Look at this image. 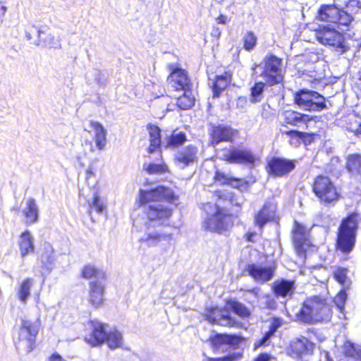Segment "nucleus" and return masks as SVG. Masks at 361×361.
<instances>
[{"label":"nucleus","mask_w":361,"mask_h":361,"mask_svg":"<svg viewBox=\"0 0 361 361\" xmlns=\"http://www.w3.org/2000/svg\"><path fill=\"white\" fill-rule=\"evenodd\" d=\"M92 176H94V168L92 167V166L90 165L86 170V178L89 179Z\"/></svg>","instance_id":"57"},{"label":"nucleus","mask_w":361,"mask_h":361,"mask_svg":"<svg viewBox=\"0 0 361 361\" xmlns=\"http://www.w3.org/2000/svg\"><path fill=\"white\" fill-rule=\"evenodd\" d=\"M293 241L295 245V250L299 255H302L305 252V246L307 245L308 232L307 228L299 224L296 221L294 222V226L292 230Z\"/></svg>","instance_id":"19"},{"label":"nucleus","mask_w":361,"mask_h":361,"mask_svg":"<svg viewBox=\"0 0 361 361\" xmlns=\"http://www.w3.org/2000/svg\"><path fill=\"white\" fill-rule=\"evenodd\" d=\"M176 197L172 190L157 186L150 190H140L139 202L151 224L162 225L172 214L171 209L160 203L161 200L172 202Z\"/></svg>","instance_id":"1"},{"label":"nucleus","mask_w":361,"mask_h":361,"mask_svg":"<svg viewBox=\"0 0 361 361\" xmlns=\"http://www.w3.org/2000/svg\"><path fill=\"white\" fill-rule=\"evenodd\" d=\"M357 229V214H352L343 219L339 226L336 239V248L348 254L354 248Z\"/></svg>","instance_id":"4"},{"label":"nucleus","mask_w":361,"mask_h":361,"mask_svg":"<svg viewBox=\"0 0 361 361\" xmlns=\"http://www.w3.org/2000/svg\"><path fill=\"white\" fill-rule=\"evenodd\" d=\"M272 290L277 298H290L295 291V282L283 279L277 280L273 283Z\"/></svg>","instance_id":"25"},{"label":"nucleus","mask_w":361,"mask_h":361,"mask_svg":"<svg viewBox=\"0 0 361 361\" xmlns=\"http://www.w3.org/2000/svg\"><path fill=\"white\" fill-rule=\"evenodd\" d=\"M229 307L232 309L235 314L243 318L249 317L251 312L250 310L243 303L231 300L228 302Z\"/></svg>","instance_id":"41"},{"label":"nucleus","mask_w":361,"mask_h":361,"mask_svg":"<svg viewBox=\"0 0 361 361\" xmlns=\"http://www.w3.org/2000/svg\"><path fill=\"white\" fill-rule=\"evenodd\" d=\"M33 285L34 279L32 278H27L22 281L19 284L17 290V297L23 304L27 303Z\"/></svg>","instance_id":"33"},{"label":"nucleus","mask_w":361,"mask_h":361,"mask_svg":"<svg viewBox=\"0 0 361 361\" xmlns=\"http://www.w3.org/2000/svg\"><path fill=\"white\" fill-rule=\"evenodd\" d=\"M236 131L230 126L225 125H212L210 129L211 143L216 145L221 142L233 140Z\"/></svg>","instance_id":"15"},{"label":"nucleus","mask_w":361,"mask_h":361,"mask_svg":"<svg viewBox=\"0 0 361 361\" xmlns=\"http://www.w3.org/2000/svg\"><path fill=\"white\" fill-rule=\"evenodd\" d=\"M347 168L352 173H361V156L357 154L349 156Z\"/></svg>","instance_id":"43"},{"label":"nucleus","mask_w":361,"mask_h":361,"mask_svg":"<svg viewBox=\"0 0 361 361\" xmlns=\"http://www.w3.org/2000/svg\"><path fill=\"white\" fill-rule=\"evenodd\" d=\"M215 1L219 4H221L224 1V0H215Z\"/></svg>","instance_id":"62"},{"label":"nucleus","mask_w":361,"mask_h":361,"mask_svg":"<svg viewBox=\"0 0 361 361\" xmlns=\"http://www.w3.org/2000/svg\"><path fill=\"white\" fill-rule=\"evenodd\" d=\"M317 18L322 21H326L337 25L342 31L348 30L353 20L351 15L338 8L334 5H322L317 12Z\"/></svg>","instance_id":"9"},{"label":"nucleus","mask_w":361,"mask_h":361,"mask_svg":"<svg viewBox=\"0 0 361 361\" xmlns=\"http://www.w3.org/2000/svg\"><path fill=\"white\" fill-rule=\"evenodd\" d=\"M281 326V321L279 319H274L269 326V329L272 332H276V330Z\"/></svg>","instance_id":"52"},{"label":"nucleus","mask_w":361,"mask_h":361,"mask_svg":"<svg viewBox=\"0 0 361 361\" xmlns=\"http://www.w3.org/2000/svg\"><path fill=\"white\" fill-rule=\"evenodd\" d=\"M313 192L320 202L334 206L341 195L331 180L326 176H318L313 183Z\"/></svg>","instance_id":"7"},{"label":"nucleus","mask_w":361,"mask_h":361,"mask_svg":"<svg viewBox=\"0 0 361 361\" xmlns=\"http://www.w3.org/2000/svg\"><path fill=\"white\" fill-rule=\"evenodd\" d=\"M268 167L270 174L283 176L293 170L295 163L293 161L276 157L269 161Z\"/></svg>","instance_id":"18"},{"label":"nucleus","mask_w":361,"mask_h":361,"mask_svg":"<svg viewBox=\"0 0 361 361\" xmlns=\"http://www.w3.org/2000/svg\"><path fill=\"white\" fill-rule=\"evenodd\" d=\"M245 293L252 295L263 308L275 310L277 307L275 298L269 294H260V289L258 288L246 290Z\"/></svg>","instance_id":"29"},{"label":"nucleus","mask_w":361,"mask_h":361,"mask_svg":"<svg viewBox=\"0 0 361 361\" xmlns=\"http://www.w3.org/2000/svg\"><path fill=\"white\" fill-rule=\"evenodd\" d=\"M207 319L213 324L223 326L233 327L238 325V322L233 319L226 309L212 307L207 311Z\"/></svg>","instance_id":"13"},{"label":"nucleus","mask_w":361,"mask_h":361,"mask_svg":"<svg viewBox=\"0 0 361 361\" xmlns=\"http://www.w3.org/2000/svg\"><path fill=\"white\" fill-rule=\"evenodd\" d=\"M249 275L257 283H265L271 279L274 269L271 267L250 264L246 267Z\"/></svg>","instance_id":"17"},{"label":"nucleus","mask_w":361,"mask_h":361,"mask_svg":"<svg viewBox=\"0 0 361 361\" xmlns=\"http://www.w3.org/2000/svg\"><path fill=\"white\" fill-rule=\"evenodd\" d=\"M242 357V353L240 352H234L228 354L226 356L217 358L207 357V361H238Z\"/></svg>","instance_id":"47"},{"label":"nucleus","mask_w":361,"mask_h":361,"mask_svg":"<svg viewBox=\"0 0 361 361\" xmlns=\"http://www.w3.org/2000/svg\"><path fill=\"white\" fill-rule=\"evenodd\" d=\"M25 216V222L27 225L35 224L38 221L39 207L32 197H29L25 201V207L22 209Z\"/></svg>","instance_id":"27"},{"label":"nucleus","mask_w":361,"mask_h":361,"mask_svg":"<svg viewBox=\"0 0 361 361\" xmlns=\"http://www.w3.org/2000/svg\"><path fill=\"white\" fill-rule=\"evenodd\" d=\"M275 206L270 202H266L262 208L255 215V224L261 229L275 216Z\"/></svg>","instance_id":"28"},{"label":"nucleus","mask_w":361,"mask_h":361,"mask_svg":"<svg viewBox=\"0 0 361 361\" xmlns=\"http://www.w3.org/2000/svg\"><path fill=\"white\" fill-rule=\"evenodd\" d=\"M243 338L237 335L220 334L215 336L213 342L215 345L228 344L236 346L240 344Z\"/></svg>","instance_id":"36"},{"label":"nucleus","mask_w":361,"mask_h":361,"mask_svg":"<svg viewBox=\"0 0 361 361\" xmlns=\"http://www.w3.org/2000/svg\"><path fill=\"white\" fill-rule=\"evenodd\" d=\"M310 78H312L311 81L313 82V81H320L322 80V78H323L322 76V73H317L316 71H313L312 73V74L310 75Z\"/></svg>","instance_id":"54"},{"label":"nucleus","mask_w":361,"mask_h":361,"mask_svg":"<svg viewBox=\"0 0 361 361\" xmlns=\"http://www.w3.org/2000/svg\"><path fill=\"white\" fill-rule=\"evenodd\" d=\"M82 276L91 281H104L105 274L102 270L96 268L94 265L87 264L82 269Z\"/></svg>","instance_id":"35"},{"label":"nucleus","mask_w":361,"mask_h":361,"mask_svg":"<svg viewBox=\"0 0 361 361\" xmlns=\"http://www.w3.org/2000/svg\"><path fill=\"white\" fill-rule=\"evenodd\" d=\"M214 179L220 185H228L233 188L241 189L244 187L245 182L242 179L235 178L219 171L216 172Z\"/></svg>","instance_id":"34"},{"label":"nucleus","mask_w":361,"mask_h":361,"mask_svg":"<svg viewBox=\"0 0 361 361\" xmlns=\"http://www.w3.org/2000/svg\"><path fill=\"white\" fill-rule=\"evenodd\" d=\"M88 207L90 216L92 215L93 211H95L98 214H101L106 209V205L97 192H94L92 198L88 200Z\"/></svg>","instance_id":"37"},{"label":"nucleus","mask_w":361,"mask_h":361,"mask_svg":"<svg viewBox=\"0 0 361 361\" xmlns=\"http://www.w3.org/2000/svg\"><path fill=\"white\" fill-rule=\"evenodd\" d=\"M147 130L149 132L150 142L148 152L152 154L159 149L161 146V130L158 126L150 124L147 126Z\"/></svg>","instance_id":"32"},{"label":"nucleus","mask_w":361,"mask_h":361,"mask_svg":"<svg viewBox=\"0 0 361 361\" xmlns=\"http://www.w3.org/2000/svg\"><path fill=\"white\" fill-rule=\"evenodd\" d=\"M317 39L322 44L332 47L343 54L348 49L343 35L333 25H322L315 31Z\"/></svg>","instance_id":"10"},{"label":"nucleus","mask_w":361,"mask_h":361,"mask_svg":"<svg viewBox=\"0 0 361 361\" xmlns=\"http://www.w3.org/2000/svg\"><path fill=\"white\" fill-rule=\"evenodd\" d=\"M256 233L253 231H248L245 235V239L248 242L253 243L255 242L254 238L256 236Z\"/></svg>","instance_id":"56"},{"label":"nucleus","mask_w":361,"mask_h":361,"mask_svg":"<svg viewBox=\"0 0 361 361\" xmlns=\"http://www.w3.org/2000/svg\"><path fill=\"white\" fill-rule=\"evenodd\" d=\"M41 260L42 262L47 267V269H49L50 265H51L54 262L55 256L54 254V250L49 244L44 246V251L41 257Z\"/></svg>","instance_id":"44"},{"label":"nucleus","mask_w":361,"mask_h":361,"mask_svg":"<svg viewBox=\"0 0 361 361\" xmlns=\"http://www.w3.org/2000/svg\"><path fill=\"white\" fill-rule=\"evenodd\" d=\"M231 81V75L228 73H225L223 75H216L214 80L209 78V85L212 88L214 97H218L227 87Z\"/></svg>","instance_id":"31"},{"label":"nucleus","mask_w":361,"mask_h":361,"mask_svg":"<svg viewBox=\"0 0 361 361\" xmlns=\"http://www.w3.org/2000/svg\"><path fill=\"white\" fill-rule=\"evenodd\" d=\"M331 309L324 298L313 296L307 298L300 310L295 313V319L304 324L329 321L331 317Z\"/></svg>","instance_id":"2"},{"label":"nucleus","mask_w":361,"mask_h":361,"mask_svg":"<svg viewBox=\"0 0 361 361\" xmlns=\"http://www.w3.org/2000/svg\"><path fill=\"white\" fill-rule=\"evenodd\" d=\"M40 327L39 319L32 321L27 319H21L16 338L15 344L18 350L30 353L35 345L36 336Z\"/></svg>","instance_id":"6"},{"label":"nucleus","mask_w":361,"mask_h":361,"mask_svg":"<svg viewBox=\"0 0 361 361\" xmlns=\"http://www.w3.org/2000/svg\"><path fill=\"white\" fill-rule=\"evenodd\" d=\"M203 209L207 214L203 221V227L206 230L221 233L233 226V216L225 212L216 204H204Z\"/></svg>","instance_id":"3"},{"label":"nucleus","mask_w":361,"mask_h":361,"mask_svg":"<svg viewBox=\"0 0 361 361\" xmlns=\"http://www.w3.org/2000/svg\"><path fill=\"white\" fill-rule=\"evenodd\" d=\"M314 347V343L304 336L295 338L290 345L291 355L295 357L311 354Z\"/></svg>","instance_id":"22"},{"label":"nucleus","mask_w":361,"mask_h":361,"mask_svg":"<svg viewBox=\"0 0 361 361\" xmlns=\"http://www.w3.org/2000/svg\"><path fill=\"white\" fill-rule=\"evenodd\" d=\"M91 323L92 333L90 338H86L85 340L92 345H101L106 342L111 349H116L121 346L123 336L117 329H111L106 331L104 324L97 320L92 321Z\"/></svg>","instance_id":"5"},{"label":"nucleus","mask_w":361,"mask_h":361,"mask_svg":"<svg viewBox=\"0 0 361 361\" xmlns=\"http://www.w3.org/2000/svg\"><path fill=\"white\" fill-rule=\"evenodd\" d=\"M351 130L355 132L356 135H361V123L358 124L355 128H353Z\"/></svg>","instance_id":"60"},{"label":"nucleus","mask_w":361,"mask_h":361,"mask_svg":"<svg viewBox=\"0 0 361 361\" xmlns=\"http://www.w3.org/2000/svg\"><path fill=\"white\" fill-rule=\"evenodd\" d=\"M104 281L92 280L89 283L88 301L95 308L100 307L104 301Z\"/></svg>","instance_id":"21"},{"label":"nucleus","mask_w":361,"mask_h":361,"mask_svg":"<svg viewBox=\"0 0 361 361\" xmlns=\"http://www.w3.org/2000/svg\"><path fill=\"white\" fill-rule=\"evenodd\" d=\"M282 116L284 122L287 124L302 128V129L307 128L308 123L312 121V118L309 115L293 110L285 111Z\"/></svg>","instance_id":"23"},{"label":"nucleus","mask_w":361,"mask_h":361,"mask_svg":"<svg viewBox=\"0 0 361 361\" xmlns=\"http://www.w3.org/2000/svg\"><path fill=\"white\" fill-rule=\"evenodd\" d=\"M25 37L27 38V40H30L32 39V35L30 32H25Z\"/></svg>","instance_id":"61"},{"label":"nucleus","mask_w":361,"mask_h":361,"mask_svg":"<svg viewBox=\"0 0 361 361\" xmlns=\"http://www.w3.org/2000/svg\"><path fill=\"white\" fill-rule=\"evenodd\" d=\"M143 167L149 174H161L164 173L167 169V166L164 164H145Z\"/></svg>","instance_id":"45"},{"label":"nucleus","mask_w":361,"mask_h":361,"mask_svg":"<svg viewBox=\"0 0 361 361\" xmlns=\"http://www.w3.org/2000/svg\"><path fill=\"white\" fill-rule=\"evenodd\" d=\"M90 126L94 131V140L99 150H104L107 145V130L98 121H91Z\"/></svg>","instance_id":"26"},{"label":"nucleus","mask_w":361,"mask_h":361,"mask_svg":"<svg viewBox=\"0 0 361 361\" xmlns=\"http://www.w3.org/2000/svg\"><path fill=\"white\" fill-rule=\"evenodd\" d=\"M266 85L265 81L255 83L254 86L251 87L250 102L257 103L262 101L264 97V90Z\"/></svg>","instance_id":"39"},{"label":"nucleus","mask_w":361,"mask_h":361,"mask_svg":"<svg viewBox=\"0 0 361 361\" xmlns=\"http://www.w3.org/2000/svg\"><path fill=\"white\" fill-rule=\"evenodd\" d=\"M271 360V355L267 353H262L254 361H269Z\"/></svg>","instance_id":"53"},{"label":"nucleus","mask_w":361,"mask_h":361,"mask_svg":"<svg viewBox=\"0 0 361 361\" xmlns=\"http://www.w3.org/2000/svg\"><path fill=\"white\" fill-rule=\"evenodd\" d=\"M49 361H66L60 355L55 353L50 356Z\"/></svg>","instance_id":"58"},{"label":"nucleus","mask_w":361,"mask_h":361,"mask_svg":"<svg viewBox=\"0 0 361 361\" xmlns=\"http://www.w3.org/2000/svg\"><path fill=\"white\" fill-rule=\"evenodd\" d=\"M195 103V97L190 89L183 90V94L177 99L178 106L183 110L191 108Z\"/></svg>","instance_id":"38"},{"label":"nucleus","mask_w":361,"mask_h":361,"mask_svg":"<svg viewBox=\"0 0 361 361\" xmlns=\"http://www.w3.org/2000/svg\"><path fill=\"white\" fill-rule=\"evenodd\" d=\"M257 37L252 31H246L242 37L243 48L248 51L253 50L257 44Z\"/></svg>","instance_id":"42"},{"label":"nucleus","mask_w":361,"mask_h":361,"mask_svg":"<svg viewBox=\"0 0 361 361\" xmlns=\"http://www.w3.org/2000/svg\"><path fill=\"white\" fill-rule=\"evenodd\" d=\"M216 21L219 24H226L228 22V18L224 15H220L216 18Z\"/></svg>","instance_id":"55"},{"label":"nucleus","mask_w":361,"mask_h":361,"mask_svg":"<svg viewBox=\"0 0 361 361\" xmlns=\"http://www.w3.org/2000/svg\"><path fill=\"white\" fill-rule=\"evenodd\" d=\"M49 30V27L47 26H40L37 29V39L35 44L54 49L60 47V40L50 34Z\"/></svg>","instance_id":"24"},{"label":"nucleus","mask_w":361,"mask_h":361,"mask_svg":"<svg viewBox=\"0 0 361 361\" xmlns=\"http://www.w3.org/2000/svg\"><path fill=\"white\" fill-rule=\"evenodd\" d=\"M346 298V292L344 290H341L334 299V304L341 312H343L344 310Z\"/></svg>","instance_id":"46"},{"label":"nucleus","mask_w":361,"mask_h":361,"mask_svg":"<svg viewBox=\"0 0 361 361\" xmlns=\"http://www.w3.org/2000/svg\"><path fill=\"white\" fill-rule=\"evenodd\" d=\"M286 133L288 135H289L290 136H291L292 137H298L300 139L303 140L304 141H305L306 140H308L309 141H310L312 139V134L305 133V132L298 131V130H292L288 131Z\"/></svg>","instance_id":"50"},{"label":"nucleus","mask_w":361,"mask_h":361,"mask_svg":"<svg viewBox=\"0 0 361 361\" xmlns=\"http://www.w3.org/2000/svg\"><path fill=\"white\" fill-rule=\"evenodd\" d=\"M102 74V72L100 71H98V70L95 71V77H96L95 79L97 80V82L99 84L104 85V82H105V80L104 79V80L101 79L100 76H101Z\"/></svg>","instance_id":"59"},{"label":"nucleus","mask_w":361,"mask_h":361,"mask_svg":"<svg viewBox=\"0 0 361 361\" xmlns=\"http://www.w3.org/2000/svg\"><path fill=\"white\" fill-rule=\"evenodd\" d=\"M18 244L23 258L35 251L34 238L29 231H25L20 235Z\"/></svg>","instance_id":"30"},{"label":"nucleus","mask_w":361,"mask_h":361,"mask_svg":"<svg viewBox=\"0 0 361 361\" xmlns=\"http://www.w3.org/2000/svg\"><path fill=\"white\" fill-rule=\"evenodd\" d=\"M198 148L192 145L178 149L174 154V163L181 169H184L197 161Z\"/></svg>","instance_id":"14"},{"label":"nucleus","mask_w":361,"mask_h":361,"mask_svg":"<svg viewBox=\"0 0 361 361\" xmlns=\"http://www.w3.org/2000/svg\"><path fill=\"white\" fill-rule=\"evenodd\" d=\"M262 69L259 76L267 85L273 86L283 81L282 60L273 55H267L258 66Z\"/></svg>","instance_id":"8"},{"label":"nucleus","mask_w":361,"mask_h":361,"mask_svg":"<svg viewBox=\"0 0 361 361\" xmlns=\"http://www.w3.org/2000/svg\"><path fill=\"white\" fill-rule=\"evenodd\" d=\"M186 140V135L184 133H173L167 138L165 147L167 148H176L182 145Z\"/></svg>","instance_id":"40"},{"label":"nucleus","mask_w":361,"mask_h":361,"mask_svg":"<svg viewBox=\"0 0 361 361\" xmlns=\"http://www.w3.org/2000/svg\"><path fill=\"white\" fill-rule=\"evenodd\" d=\"M294 101L301 109L305 111H321L326 107L324 97L309 90H300L295 92Z\"/></svg>","instance_id":"11"},{"label":"nucleus","mask_w":361,"mask_h":361,"mask_svg":"<svg viewBox=\"0 0 361 361\" xmlns=\"http://www.w3.org/2000/svg\"><path fill=\"white\" fill-rule=\"evenodd\" d=\"M221 157L230 164H243L249 166H253L257 160V156L250 149L244 147H231L223 149Z\"/></svg>","instance_id":"12"},{"label":"nucleus","mask_w":361,"mask_h":361,"mask_svg":"<svg viewBox=\"0 0 361 361\" xmlns=\"http://www.w3.org/2000/svg\"><path fill=\"white\" fill-rule=\"evenodd\" d=\"M173 240V236L171 233L157 231L148 232L140 238V241L146 243L149 246L171 245Z\"/></svg>","instance_id":"20"},{"label":"nucleus","mask_w":361,"mask_h":361,"mask_svg":"<svg viewBox=\"0 0 361 361\" xmlns=\"http://www.w3.org/2000/svg\"><path fill=\"white\" fill-rule=\"evenodd\" d=\"M274 332L271 331V330L269 329V331H267L263 338L259 341L260 345H266L267 342L270 339V338L274 334Z\"/></svg>","instance_id":"51"},{"label":"nucleus","mask_w":361,"mask_h":361,"mask_svg":"<svg viewBox=\"0 0 361 361\" xmlns=\"http://www.w3.org/2000/svg\"><path fill=\"white\" fill-rule=\"evenodd\" d=\"M347 270L343 268H338L334 272L335 279L341 284L345 285L347 279Z\"/></svg>","instance_id":"49"},{"label":"nucleus","mask_w":361,"mask_h":361,"mask_svg":"<svg viewBox=\"0 0 361 361\" xmlns=\"http://www.w3.org/2000/svg\"><path fill=\"white\" fill-rule=\"evenodd\" d=\"M168 85L173 90L190 89V84L186 73L180 68L174 69L167 78Z\"/></svg>","instance_id":"16"},{"label":"nucleus","mask_w":361,"mask_h":361,"mask_svg":"<svg viewBox=\"0 0 361 361\" xmlns=\"http://www.w3.org/2000/svg\"><path fill=\"white\" fill-rule=\"evenodd\" d=\"M344 353L348 356L356 358L360 357L361 355V352L357 350L350 342L345 343L344 345Z\"/></svg>","instance_id":"48"}]
</instances>
